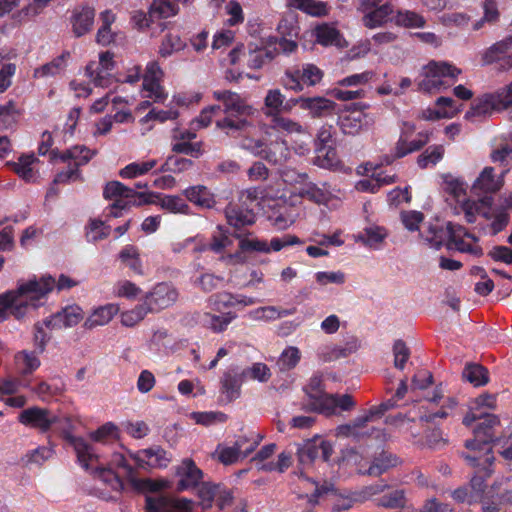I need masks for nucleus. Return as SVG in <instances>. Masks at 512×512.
<instances>
[{"mask_svg":"<svg viewBox=\"0 0 512 512\" xmlns=\"http://www.w3.org/2000/svg\"><path fill=\"white\" fill-rule=\"evenodd\" d=\"M213 97L222 103L223 109L213 105L202 110L197 119L201 127H207L215 118L217 128L232 137L242 136L255 128L252 118L256 109L239 94L218 90L213 92Z\"/></svg>","mask_w":512,"mask_h":512,"instance_id":"1","label":"nucleus"},{"mask_svg":"<svg viewBox=\"0 0 512 512\" xmlns=\"http://www.w3.org/2000/svg\"><path fill=\"white\" fill-rule=\"evenodd\" d=\"M55 280L51 276L30 279L22 283L15 291L0 295V321L13 315L23 318L31 309L42 304V299L53 290Z\"/></svg>","mask_w":512,"mask_h":512,"instance_id":"2","label":"nucleus"},{"mask_svg":"<svg viewBox=\"0 0 512 512\" xmlns=\"http://www.w3.org/2000/svg\"><path fill=\"white\" fill-rule=\"evenodd\" d=\"M443 189L453 199L460 204V207L465 215V219L469 223L476 220L477 215L492 221V229L494 233L501 231L508 222V215L504 210H496L492 207V198L484 196L479 201H471L466 199L467 185L458 177L451 174L443 177Z\"/></svg>","mask_w":512,"mask_h":512,"instance_id":"3","label":"nucleus"},{"mask_svg":"<svg viewBox=\"0 0 512 512\" xmlns=\"http://www.w3.org/2000/svg\"><path fill=\"white\" fill-rule=\"evenodd\" d=\"M496 408V396L493 394H481L475 398L470 406L469 412L463 419L466 426H470L477 419L484 417V421L479 423L474 429V438L465 442V447L470 450H476V443L481 445V449L486 450L485 461L491 463L493 454L491 442L495 436V427L499 425V419L488 411Z\"/></svg>","mask_w":512,"mask_h":512,"instance_id":"4","label":"nucleus"},{"mask_svg":"<svg viewBox=\"0 0 512 512\" xmlns=\"http://www.w3.org/2000/svg\"><path fill=\"white\" fill-rule=\"evenodd\" d=\"M256 302V299L241 294L229 292L216 293L208 298V308L210 311L200 314L198 321L204 327L219 333L226 330L236 317L234 313L224 312L223 309L235 306H250Z\"/></svg>","mask_w":512,"mask_h":512,"instance_id":"5","label":"nucleus"},{"mask_svg":"<svg viewBox=\"0 0 512 512\" xmlns=\"http://www.w3.org/2000/svg\"><path fill=\"white\" fill-rule=\"evenodd\" d=\"M425 240L434 248L446 245L449 249L469 253L474 256L482 254L477 238L469 233L463 226L448 222L446 227L430 225L425 234Z\"/></svg>","mask_w":512,"mask_h":512,"instance_id":"6","label":"nucleus"},{"mask_svg":"<svg viewBox=\"0 0 512 512\" xmlns=\"http://www.w3.org/2000/svg\"><path fill=\"white\" fill-rule=\"evenodd\" d=\"M305 392L309 398L306 409L325 416L337 415L343 411H350L355 407V401L348 394L325 393L320 376H313L310 379L305 387Z\"/></svg>","mask_w":512,"mask_h":512,"instance_id":"7","label":"nucleus"},{"mask_svg":"<svg viewBox=\"0 0 512 512\" xmlns=\"http://www.w3.org/2000/svg\"><path fill=\"white\" fill-rule=\"evenodd\" d=\"M237 238L239 239L240 251L235 254H229L225 258V260L231 264L243 263V252H259L267 254L271 251H280L287 246L303 243V241H301L297 236L290 234L284 235L281 238H272L270 242L254 237L252 234L238 235Z\"/></svg>","mask_w":512,"mask_h":512,"instance_id":"8","label":"nucleus"},{"mask_svg":"<svg viewBox=\"0 0 512 512\" xmlns=\"http://www.w3.org/2000/svg\"><path fill=\"white\" fill-rule=\"evenodd\" d=\"M84 469L89 471L95 480L102 482L106 488L116 492H119L123 488V483L116 469H123L128 476L132 474V468L128 464L125 456L120 452L113 453L110 460L107 462L101 460L98 455V461L94 464V467Z\"/></svg>","mask_w":512,"mask_h":512,"instance_id":"9","label":"nucleus"},{"mask_svg":"<svg viewBox=\"0 0 512 512\" xmlns=\"http://www.w3.org/2000/svg\"><path fill=\"white\" fill-rule=\"evenodd\" d=\"M460 73V69L447 62L431 61L423 68L419 88L429 93L439 91L449 87Z\"/></svg>","mask_w":512,"mask_h":512,"instance_id":"10","label":"nucleus"},{"mask_svg":"<svg viewBox=\"0 0 512 512\" xmlns=\"http://www.w3.org/2000/svg\"><path fill=\"white\" fill-rule=\"evenodd\" d=\"M288 143L286 138H276L269 143H264L262 140L243 136L240 145L242 148L270 163L282 164L290 157L292 147L290 148Z\"/></svg>","mask_w":512,"mask_h":512,"instance_id":"11","label":"nucleus"},{"mask_svg":"<svg viewBox=\"0 0 512 512\" xmlns=\"http://www.w3.org/2000/svg\"><path fill=\"white\" fill-rule=\"evenodd\" d=\"M283 181L295 187V193L301 197L306 198L316 204H327L331 198L332 193L326 184L317 185L313 182L307 181V175L297 173L294 170H287L283 173Z\"/></svg>","mask_w":512,"mask_h":512,"instance_id":"12","label":"nucleus"},{"mask_svg":"<svg viewBox=\"0 0 512 512\" xmlns=\"http://www.w3.org/2000/svg\"><path fill=\"white\" fill-rule=\"evenodd\" d=\"M59 420L60 422H57L53 428L73 447L78 463L83 468L94 467V464L98 461V454L94 447L86 439L72 435V421L70 418L59 417Z\"/></svg>","mask_w":512,"mask_h":512,"instance_id":"13","label":"nucleus"},{"mask_svg":"<svg viewBox=\"0 0 512 512\" xmlns=\"http://www.w3.org/2000/svg\"><path fill=\"white\" fill-rule=\"evenodd\" d=\"M271 129L284 134V138L288 139V142H293L292 149L297 154L304 155L309 152L310 136L297 121L281 115L274 116L271 119Z\"/></svg>","mask_w":512,"mask_h":512,"instance_id":"14","label":"nucleus"},{"mask_svg":"<svg viewBox=\"0 0 512 512\" xmlns=\"http://www.w3.org/2000/svg\"><path fill=\"white\" fill-rule=\"evenodd\" d=\"M486 450L481 449V445L476 443V450L468 449V452L464 454V458L467 462L473 466L477 467V474L471 479L469 489L471 490V499H469V504L477 502L484 492L485 483L484 476L488 477L491 475L492 471L489 467L492 465L494 458L491 463L485 461Z\"/></svg>","mask_w":512,"mask_h":512,"instance_id":"15","label":"nucleus"},{"mask_svg":"<svg viewBox=\"0 0 512 512\" xmlns=\"http://www.w3.org/2000/svg\"><path fill=\"white\" fill-rule=\"evenodd\" d=\"M323 78V72L314 64H304L301 67H294L286 70L281 83L287 90L301 92L304 85L315 86Z\"/></svg>","mask_w":512,"mask_h":512,"instance_id":"16","label":"nucleus"},{"mask_svg":"<svg viewBox=\"0 0 512 512\" xmlns=\"http://www.w3.org/2000/svg\"><path fill=\"white\" fill-rule=\"evenodd\" d=\"M145 507V512H198L195 501L174 495L147 496Z\"/></svg>","mask_w":512,"mask_h":512,"instance_id":"17","label":"nucleus"},{"mask_svg":"<svg viewBox=\"0 0 512 512\" xmlns=\"http://www.w3.org/2000/svg\"><path fill=\"white\" fill-rule=\"evenodd\" d=\"M164 72L156 61H150L146 65L145 73L143 75V83L141 94L145 99H150L152 102H163L167 98V93L162 86Z\"/></svg>","mask_w":512,"mask_h":512,"instance_id":"18","label":"nucleus"},{"mask_svg":"<svg viewBox=\"0 0 512 512\" xmlns=\"http://www.w3.org/2000/svg\"><path fill=\"white\" fill-rule=\"evenodd\" d=\"M396 401L389 400L381 404L379 407H374L363 416H359L348 424L339 425L335 429V436L339 438H354L360 439L367 434L366 423L371 420L375 415H380L395 405Z\"/></svg>","mask_w":512,"mask_h":512,"instance_id":"19","label":"nucleus"},{"mask_svg":"<svg viewBox=\"0 0 512 512\" xmlns=\"http://www.w3.org/2000/svg\"><path fill=\"white\" fill-rule=\"evenodd\" d=\"M178 291L168 283H158L142 300L149 313L159 312L173 305L178 299Z\"/></svg>","mask_w":512,"mask_h":512,"instance_id":"20","label":"nucleus"},{"mask_svg":"<svg viewBox=\"0 0 512 512\" xmlns=\"http://www.w3.org/2000/svg\"><path fill=\"white\" fill-rule=\"evenodd\" d=\"M18 421L30 428L47 432L60 422L59 417L46 408L33 406L22 410L18 415Z\"/></svg>","mask_w":512,"mask_h":512,"instance_id":"21","label":"nucleus"},{"mask_svg":"<svg viewBox=\"0 0 512 512\" xmlns=\"http://www.w3.org/2000/svg\"><path fill=\"white\" fill-rule=\"evenodd\" d=\"M379 0H359L358 11L363 14L362 22L367 28L373 29L387 22L393 13L389 3L378 5Z\"/></svg>","mask_w":512,"mask_h":512,"instance_id":"22","label":"nucleus"},{"mask_svg":"<svg viewBox=\"0 0 512 512\" xmlns=\"http://www.w3.org/2000/svg\"><path fill=\"white\" fill-rule=\"evenodd\" d=\"M114 55L109 51L101 52L97 61H90L86 68V76L95 86L107 87L111 82V72L114 69Z\"/></svg>","mask_w":512,"mask_h":512,"instance_id":"23","label":"nucleus"},{"mask_svg":"<svg viewBox=\"0 0 512 512\" xmlns=\"http://www.w3.org/2000/svg\"><path fill=\"white\" fill-rule=\"evenodd\" d=\"M415 129L414 124L404 123L401 136L395 146V157L401 158L418 151L429 141L430 134L428 132H419L414 139L410 140Z\"/></svg>","mask_w":512,"mask_h":512,"instance_id":"24","label":"nucleus"},{"mask_svg":"<svg viewBox=\"0 0 512 512\" xmlns=\"http://www.w3.org/2000/svg\"><path fill=\"white\" fill-rule=\"evenodd\" d=\"M507 169L500 175L494 173V168L485 167L471 186V192L476 195L493 194L499 191L504 185V175Z\"/></svg>","mask_w":512,"mask_h":512,"instance_id":"25","label":"nucleus"},{"mask_svg":"<svg viewBox=\"0 0 512 512\" xmlns=\"http://www.w3.org/2000/svg\"><path fill=\"white\" fill-rule=\"evenodd\" d=\"M176 475L179 477L177 491L180 492L198 486L203 479V472L190 458L182 460L181 464L176 468Z\"/></svg>","mask_w":512,"mask_h":512,"instance_id":"26","label":"nucleus"},{"mask_svg":"<svg viewBox=\"0 0 512 512\" xmlns=\"http://www.w3.org/2000/svg\"><path fill=\"white\" fill-rule=\"evenodd\" d=\"M83 319V311L78 305H69L44 320L48 329H61L76 326Z\"/></svg>","mask_w":512,"mask_h":512,"instance_id":"27","label":"nucleus"},{"mask_svg":"<svg viewBox=\"0 0 512 512\" xmlns=\"http://www.w3.org/2000/svg\"><path fill=\"white\" fill-rule=\"evenodd\" d=\"M373 118L362 109H353L339 117V125L343 133L355 135L362 129L368 128Z\"/></svg>","mask_w":512,"mask_h":512,"instance_id":"28","label":"nucleus"},{"mask_svg":"<svg viewBox=\"0 0 512 512\" xmlns=\"http://www.w3.org/2000/svg\"><path fill=\"white\" fill-rule=\"evenodd\" d=\"M502 110L496 93L486 94L473 101L470 109L465 114V118L470 121H477L482 117L491 115L493 112Z\"/></svg>","mask_w":512,"mask_h":512,"instance_id":"29","label":"nucleus"},{"mask_svg":"<svg viewBox=\"0 0 512 512\" xmlns=\"http://www.w3.org/2000/svg\"><path fill=\"white\" fill-rule=\"evenodd\" d=\"M130 456L136 461L139 467L160 468L166 467L170 462L167 453L161 447H151L137 451Z\"/></svg>","mask_w":512,"mask_h":512,"instance_id":"30","label":"nucleus"},{"mask_svg":"<svg viewBox=\"0 0 512 512\" xmlns=\"http://www.w3.org/2000/svg\"><path fill=\"white\" fill-rule=\"evenodd\" d=\"M95 18V9L88 5L76 7L72 11L70 23L76 37H81L91 31Z\"/></svg>","mask_w":512,"mask_h":512,"instance_id":"31","label":"nucleus"},{"mask_svg":"<svg viewBox=\"0 0 512 512\" xmlns=\"http://www.w3.org/2000/svg\"><path fill=\"white\" fill-rule=\"evenodd\" d=\"M460 107L452 98L440 97L436 100L435 108L422 111L421 118L428 121L450 119L458 114Z\"/></svg>","mask_w":512,"mask_h":512,"instance_id":"32","label":"nucleus"},{"mask_svg":"<svg viewBox=\"0 0 512 512\" xmlns=\"http://www.w3.org/2000/svg\"><path fill=\"white\" fill-rule=\"evenodd\" d=\"M7 165L26 182H35L38 178L39 159L34 154H23Z\"/></svg>","mask_w":512,"mask_h":512,"instance_id":"33","label":"nucleus"},{"mask_svg":"<svg viewBox=\"0 0 512 512\" xmlns=\"http://www.w3.org/2000/svg\"><path fill=\"white\" fill-rule=\"evenodd\" d=\"M333 453V444L330 441L323 439H316L308 444H306L299 451V460L301 463H306L313 461L319 457L323 459V461L329 460Z\"/></svg>","mask_w":512,"mask_h":512,"instance_id":"34","label":"nucleus"},{"mask_svg":"<svg viewBox=\"0 0 512 512\" xmlns=\"http://www.w3.org/2000/svg\"><path fill=\"white\" fill-rule=\"evenodd\" d=\"M512 52V36L493 44L482 54V61L485 64L500 62V66L509 69L507 65L508 55Z\"/></svg>","mask_w":512,"mask_h":512,"instance_id":"35","label":"nucleus"},{"mask_svg":"<svg viewBox=\"0 0 512 512\" xmlns=\"http://www.w3.org/2000/svg\"><path fill=\"white\" fill-rule=\"evenodd\" d=\"M285 96L279 89H270L264 98V114L271 119L274 116L280 115L282 111L288 112L292 109L293 105H296L294 99L284 105Z\"/></svg>","mask_w":512,"mask_h":512,"instance_id":"36","label":"nucleus"},{"mask_svg":"<svg viewBox=\"0 0 512 512\" xmlns=\"http://www.w3.org/2000/svg\"><path fill=\"white\" fill-rule=\"evenodd\" d=\"M313 35L316 42L323 46L347 47V42L339 30L330 24L324 23L315 27Z\"/></svg>","mask_w":512,"mask_h":512,"instance_id":"37","label":"nucleus"},{"mask_svg":"<svg viewBox=\"0 0 512 512\" xmlns=\"http://www.w3.org/2000/svg\"><path fill=\"white\" fill-rule=\"evenodd\" d=\"M225 216L229 225L240 229L255 223L256 216L251 209L243 208L237 204H229L225 209Z\"/></svg>","mask_w":512,"mask_h":512,"instance_id":"38","label":"nucleus"},{"mask_svg":"<svg viewBox=\"0 0 512 512\" xmlns=\"http://www.w3.org/2000/svg\"><path fill=\"white\" fill-rule=\"evenodd\" d=\"M296 105L304 110H309L313 117H320L332 112L335 103L324 97H299L294 99Z\"/></svg>","mask_w":512,"mask_h":512,"instance_id":"39","label":"nucleus"},{"mask_svg":"<svg viewBox=\"0 0 512 512\" xmlns=\"http://www.w3.org/2000/svg\"><path fill=\"white\" fill-rule=\"evenodd\" d=\"M178 116V110L171 105L167 109L153 108L139 120L142 134H146L152 130L154 122L164 123L168 120H175Z\"/></svg>","mask_w":512,"mask_h":512,"instance_id":"40","label":"nucleus"},{"mask_svg":"<svg viewBox=\"0 0 512 512\" xmlns=\"http://www.w3.org/2000/svg\"><path fill=\"white\" fill-rule=\"evenodd\" d=\"M278 208L269 214L268 218L271 224L279 229L284 230L290 227L297 218V213L292 206L286 204L285 201L277 203Z\"/></svg>","mask_w":512,"mask_h":512,"instance_id":"41","label":"nucleus"},{"mask_svg":"<svg viewBox=\"0 0 512 512\" xmlns=\"http://www.w3.org/2000/svg\"><path fill=\"white\" fill-rule=\"evenodd\" d=\"M119 306L116 304H106L92 311L84 322L86 329H94L99 326L108 324L118 313Z\"/></svg>","mask_w":512,"mask_h":512,"instance_id":"42","label":"nucleus"},{"mask_svg":"<svg viewBox=\"0 0 512 512\" xmlns=\"http://www.w3.org/2000/svg\"><path fill=\"white\" fill-rule=\"evenodd\" d=\"M388 236L387 230L378 225H370L363 229L362 232L354 236L355 241L363 243L365 246L372 249L381 248L385 239Z\"/></svg>","mask_w":512,"mask_h":512,"instance_id":"43","label":"nucleus"},{"mask_svg":"<svg viewBox=\"0 0 512 512\" xmlns=\"http://www.w3.org/2000/svg\"><path fill=\"white\" fill-rule=\"evenodd\" d=\"M96 154L86 146L76 145L59 154V159L67 162L78 169L79 166L88 163Z\"/></svg>","mask_w":512,"mask_h":512,"instance_id":"44","label":"nucleus"},{"mask_svg":"<svg viewBox=\"0 0 512 512\" xmlns=\"http://www.w3.org/2000/svg\"><path fill=\"white\" fill-rule=\"evenodd\" d=\"M70 59V53L65 51L61 55L57 56L49 63L42 65L34 70L35 78L54 77L64 73L68 61Z\"/></svg>","mask_w":512,"mask_h":512,"instance_id":"45","label":"nucleus"},{"mask_svg":"<svg viewBox=\"0 0 512 512\" xmlns=\"http://www.w3.org/2000/svg\"><path fill=\"white\" fill-rule=\"evenodd\" d=\"M247 57L248 67L252 69H260L264 64L275 57V53L272 51L269 42L260 47L254 44H249Z\"/></svg>","mask_w":512,"mask_h":512,"instance_id":"46","label":"nucleus"},{"mask_svg":"<svg viewBox=\"0 0 512 512\" xmlns=\"http://www.w3.org/2000/svg\"><path fill=\"white\" fill-rule=\"evenodd\" d=\"M289 8L301 10L302 12L314 16L322 17L329 13L327 3L319 0H285Z\"/></svg>","mask_w":512,"mask_h":512,"instance_id":"47","label":"nucleus"},{"mask_svg":"<svg viewBox=\"0 0 512 512\" xmlns=\"http://www.w3.org/2000/svg\"><path fill=\"white\" fill-rule=\"evenodd\" d=\"M185 197L201 208H212L216 201L214 194L207 187L202 185L192 186L184 190Z\"/></svg>","mask_w":512,"mask_h":512,"instance_id":"48","label":"nucleus"},{"mask_svg":"<svg viewBox=\"0 0 512 512\" xmlns=\"http://www.w3.org/2000/svg\"><path fill=\"white\" fill-rule=\"evenodd\" d=\"M243 382L245 380H242L241 373H232L231 371L224 373L221 380V393L227 401L231 402L239 397L240 387Z\"/></svg>","mask_w":512,"mask_h":512,"instance_id":"49","label":"nucleus"},{"mask_svg":"<svg viewBox=\"0 0 512 512\" xmlns=\"http://www.w3.org/2000/svg\"><path fill=\"white\" fill-rule=\"evenodd\" d=\"M158 164L156 159L145 161H135L129 163L119 171V176L123 179H134L148 174Z\"/></svg>","mask_w":512,"mask_h":512,"instance_id":"50","label":"nucleus"},{"mask_svg":"<svg viewBox=\"0 0 512 512\" xmlns=\"http://www.w3.org/2000/svg\"><path fill=\"white\" fill-rule=\"evenodd\" d=\"M186 47V42L180 35L168 32L166 33L159 45L158 54L162 58H168L175 53L182 51Z\"/></svg>","mask_w":512,"mask_h":512,"instance_id":"51","label":"nucleus"},{"mask_svg":"<svg viewBox=\"0 0 512 512\" xmlns=\"http://www.w3.org/2000/svg\"><path fill=\"white\" fill-rule=\"evenodd\" d=\"M15 365L20 374L27 375L39 368L40 360L35 352L23 350L15 355Z\"/></svg>","mask_w":512,"mask_h":512,"instance_id":"52","label":"nucleus"},{"mask_svg":"<svg viewBox=\"0 0 512 512\" xmlns=\"http://www.w3.org/2000/svg\"><path fill=\"white\" fill-rule=\"evenodd\" d=\"M89 439L96 443L107 444L119 439L120 430L113 422H106L89 433Z\"/></svg>","mask_w":512,"mask_h":512,"instance_id":"53","label":"nucleus"},{"mask_svg":"<svg viewBox=\"0 0 512 512\" xmlns=\"http://www.w3.org/2000/svg\"><path fill=\"white\" fill-rule=\"evenodd\" d=\"M179 13V7L170 0H153L149 8L150 18L166 19Z\"/></svg>","mask_w":512,"mask_h":512,"instance_id":"54","label":"nucleus"},{"mask_svg":"<svg viewBox=\"0 0 512 512\" xmlns=\"http://www.w3.org/2000/svg\"><path fill=\"white\" fill-rule=\"evenodd\" d=\"M299 487L304 489L305 496L308 498V502L311 504L318 503V498L326 493L330 492V488L327 486H319L316 482L312 481L303 474L299 477Z\"/></svg>","mask_w":512,"mask_h":512,"instance_id":"55","label":"nucleus"},{"mask_svg":"<svg viewBox=\"0 0 512 512\" xmlns=\"http://www.w3.org/2000/svg\"><path fill=\"white\" fill-rule=\"evenodd\" d=\"M121 262L132 270L135 274L142 275V262L139 256L138 249L133 245L125 246L119 253Z\"/></svg>","mask_w":512,"mask_h":512,"instance_id":"56","label":"nucleus"},{"mask_svg":"<svg viewBox=\"0 0 512 512\" xmlns=\"http://www.w3.org/2000/svg\"><path fill=\"white\" fill-rule=\"evenodd\" d=\"M399 463L400 460L397 456L388 452H382L379 457L374 459L368 473L372 476H379L388 469L396 467Z\"/></svg>","mask_w":512,"mask_h":512,"instance_id":"57","label":"nucleus"},{"mask_svg":"<svg viewBox=\"0 0 512 512\" xmlns=\"http://www.w3.org/2000/svg\"><path fill=\"white\" fill-rule=\"evenodd\" d=\"M301 359V351L298 347L288 346L280 354L276 365L280 371H289L297 366Z\"/></svg>","mask_w":512,"mask_h":512,"instance_id":"58","label":"nucleus"},{"mask_svg":"<svg viewBox=\"0 0 512 512\" xmlns=\"http://www.w3.org/2000/svg\"><path fill=\"white\" fill-rule=\"evenodd\" d=\"M394 21L396 25L405 28H422L426 23L422 15L411 10H399Z\"/></svg>","mask_w":512,"mask_h":512,"instance_id":"59","label":"nucleus"},{"mask_svg":"<svg viewBox=\"0 0 512 512\" xmlns=\"http://www.w3.org/2000/svg\"><path fill=\"white\" fill-rule=\"evenodd\" d=\"M135 191L129 187H126L119 181H111L106 184L103 195L106 199L116 200L125 199L130 200L134 197Z\"/></svg>","mask_w":512,"mask_h":512,"instance_id":"60","label":"nucleus"},{"mask_svg":"<svg viewBox=\"0 0 512 512\" xmlns=\"http://www.w3.org/2000/svg\"><path fill=\"white\" fill-rule=\"evenodd\" d=\"M463 377L475 387L488 383V371L479 364H469L463 370Z\"/></svg>","mask_w":512,"mask_h":512,"instance_id":"61","label":"nucleus"},{"mask_svg":"<svg viewBox=\"0 0 512 512\" xmlns=\"http://www.w3.org/2000/svg\"><path fill=\"white\" fill-rule=\"evenodd\" d=\"M314 163L322 168L335 169L338 167L340 161L337 157L336 150L330 147H317L316 157Z\"/></svg>","mask_w":512,"mask_h":512,"instance_id":"62","label":"nucleus"},{"mask_svg":"<svg viewBox=\"0 0 512 512\" xmlns=\"http://www.w3.org/2000/svg\"><path fill=\"white\" fill-rule=\"evenodd\" d=\"M245 442V439H238L235 442V445L232 447L219 446L216 450L218 460L225 465H230L237 462V460L241 457L242 447Z\"/></svg>","mask_w":512,"mask_h":512,"instance_id":"63","label":"nucleus"},{"mask_svg":"<svg viewBox=\"0 0 512 512\" xmlns=\"http://www.w3.org/2000/svg\"><path fill=\"white\" fill-rule=\"evenodd\" d=\"M242 380L249 381L255 380L259 382H267L271 377L269 367L261 362L252 364L241 371Z\"/></svg>","mask_w":512,"mask_h":512,"instance_id":"64","label":"nucleus"}]
</instances>
